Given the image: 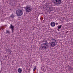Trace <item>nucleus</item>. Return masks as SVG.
<instances>
[{
	"mask_svg": "<svg viewBox=\"0 0 73 73\" xmlns=\"http://www.w3.org/2000/svg\"><path fill=\"white\" fill-rule=\"evenodd\" d=\"M54 1V4H56V5L58 6L60 4H61V0H53Z\"/></svg>",
	"mask_w": 73,
	"mask_h": 73,
	"instance_id": "20e7f679",
	"label": "nucleus"
},
{
	"mask_svg": "<svg viewBox=\"0 0 73 73\" xmlns=\"http://www.w3.org/2000/svg\"><path fill=\"white\" fill-rule=\"evenodd\" d=\"M49 47L48 44L46 43H43L40 46V49L42 50H44L45 49L49 48Z\"/></svg>",
	"mask_w": 73,
	"mask_h": 73,
	"instance_id": "f257e3e1",
	"label": "nucleus"
},
{
	"mask_svg": "<svg viewBox=\"0 0 73 73\" xmlns=\"http://www.w3.org/2000/svg\"><path fill=\"white\" fill-rule=\"evenodd\" d=\"M56 41V39H55L53 38L51 39L50 40V42H55Z\"/></svg>",
	"mask_w": 73,
	"mask_h": 73,
	"instance_id": "6e6552de",
	"label": "nucleus"
},
{
	"mask_svg": "<svg viewBox=\"0 0 73 73\" xmlns=\"http://www.w3.org/2000/svg\"><path fill=\"white\" fill-rule=\"evenodd\" d=\"M50 25L52 27H54L55 26V23L54 22H52L51 23Z\"/></svg>",
	"mask_w": 73,
	"mask_h": 73,
	"instance_id": "1a4fd4ad",
	"label": "nucleus"
},
{
	"mask_svg": "<svg viewBox=\"0 0 73 73\" xmlns=\"http://www.w3.org/2000/svg\"><path fill=\"white\" fill-rule=\"evenodd\" d=\"M46 9L48 11H52L53 10L54 7H51L50 5L46 6Z\"/></svg>",
	"mask_w": 73,
	"mask_h": 73,
	"instance_id": "39448f33",
	"label": "nucleus"
},
{
	"mask_svg": "<svg viewBox=\"0 0 73 73\" xmlns=\"http://www.w3.org/2000/svg\"><path fill=\"white\" fill-rule=\"evenodd\" d=\"M50 45L51 47H54L56 45V43L55 42H50Z\"/></svg>",
	"mask_w": 73,
	"mask_h": 73,
	"instance_id": "423d86ee",
	"label": "nucleus"
},
{
	"mask_svg": "<svg viewBox=\"0 0 73 73\" xmlns=\"http://www.w3.org/2000/svg\"><path fill=\"white\" fill-rule=\"evenodd\" d=\"M25 9L26 10V12H30L31 11H32V7L31 6L29 5H27L26 7H25Z\"/></svg>",
	"mask_w": 73,
	"mask_h": 73,
	"instance_id": "7ed1b4c3",
	"label": "nucleus"
},
{
	"mask_svg": "<svg viewBox=\"0 0 73 73\" xmlns=\"http://www.w3.org/2000/svg\"><path fill=\"white\" fill-rule=\"evenodd\" d=\"M10 25L11 26H10V28H11L12 31V33H13V32H14V26H12V25Z\"/></svg>",
	"mask_w": 73,
	"mask_h": 73,
	"instance_id": "0eeeda50",
	"label": "nucleus"
},
{
	"mask_svg": "<svg viewBox=\"0 0 73 73\" xmlns=\"http://www.w3.org/2000/svg\"><path fill=\"white\" fill-rule=\"evenodd\" d=\"M6 33H8V34H9V33H10L9 31L8 30H7L6 31Z\"/></svg>",
	"mask_w": 73,
	"mask_h": 73,
	"instance_id": "ddd939ff",
	"label": "nucleus"
},
{
	"mask_svg": "<svg viewBox=\"0 0 73 73\" xmlns=\"http://www.w3.org/2000/svg\"><path fill=\"white\" fill-rule=\"evenodd\" d=\"M68 31H67L66 32V33H68Z\"/></svg>",
	"mask_w": 73,
	"mask_h": 73,
	"instance_id": "dca6fc26",
	"label": "nucleus"
},
{
	"mask_svg": "<svg viewBox=\"0 0 73 73\" xmlns=\"http://www.w3.org/2000/svg\"><path fill=\"white\" fill-rule=\"evenodd\" d=\"M23 14V11L21 9H18L16 11V14L17 16H20Z\"/></svg>",
	"mask_w": 73,
	"mask_h": 73,
	"instance_id": "f03ea898",
	"label": "nucleus"
},
{
	"mask_svg": "<svg viewBox=\"0 0 73 73\" xmlns=\"http://www.w3.org/2000/svg\"><path fill=\"white\" fill-rule=\"evenodd\" d=\"M11 17V18H13V17H15V16H14V15H13L12 14L10 16Z\"/></svg>",
	"mask_w": 73,
	"mask_h": 73,
	"instance_id": "f8f14e48",
	"label": "nucleus"
},
{
	"mask_svg": "<svg viewBox=\"0 0 73 73\" xmlns=\"http://www.w3.org/2000/svg\"><path fill=\"white\" fill-rule=\"evenodd\" d=\"M70 70H72V69L71 68H70Z\"/></svg>",
	"mask_w": 73,
	"mask_h": 73,
	"instance_id": "f3484780",
	"label": "nucleus"
},
{
	"mask_svg": "<svg viewBox=\"0 0 73 73\" xmlns=\"http://www.w3.org/2000/svg\"><path fill=\"white\" fill-rule=\"evenodd\" d=\"M56 25H58V23H56Z\"/></svg>",
	"mask_w": 73,
	"mask_h": 73,
	"instance_id": "4468645a",
	"label": "nucleus"
},
{
	"mask_svg": "<svg viewBox=\"0 0 73 73\" xmlns=\"http://www.w3.org/2000/svg\"><path fill=\"white\" fill-rule=\"evenodd\" d=\"M18 72L19 73H21V72H22V70H21V69L19 68L18 69Z\"/></svg>",
	"mask_w": 73,
	"mask_h": 73,
	"instance_id": "9d476101",
	"label": "nucleus"
},
{
	"mask_svg": "<svg viewBox=\"0 0 73 73\" xmlns=\"http://www.w3.org/2000/svg\"><path fill=\"white\" fill-rule=\"evenodd\" d=\"M35 69H36V68H34V69H33V71H34V70H35Z\"/></svg>",
	"mask_w": 73,
	"mask_h": 73,
	"instance_id": "2eb2a0df",
	"label": "nucleus"
},
{
	"mask_svg": "<svg viewBox=\"0 0 73 73\" xmlns=\"http://www.w3.org/2000/svg\"><path fill=\"white\" fill-rule=\"evenodd\" d=\"M58 31H59V30H58Z\"/></svg>",
	"mask_w": 73,
	"mask_h": 73,
	"instance_id": "a211bd4d",
	"label": "nucleus"
},
{
	"mask_svg": "<svg viewBox=\"0 0 73 73\" xmlns=\"http://www.w3.org/2000/svg\"><path fill=\"white\" fill-rule=\"evenodd\" d=\"M62 27V25H60L58 26V29H60Z\"/></svg>",
	"mask_w": 73,
	"mask_h": 73,
	"instance_id": "9b49d317",
	"label": "nucleus"
}]
</instances>
